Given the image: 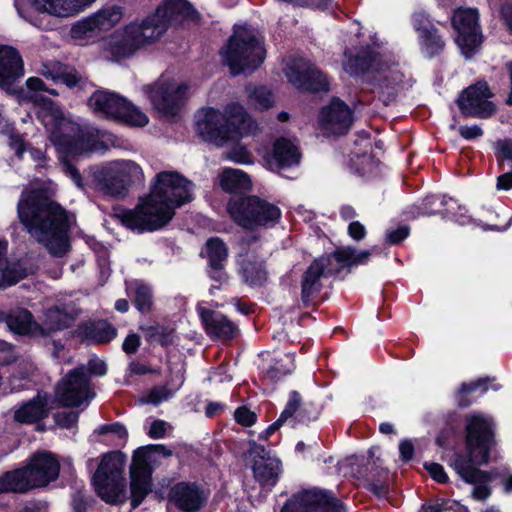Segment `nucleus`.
I'll return each mask as SVG.
<instances>
[{"instance_id": "nucleus-1", "label": "nucleus", "mask_w": 512, "mask_h": 512, "mask_svg": "<svg viewBox=\"0 0 512 512\" xmlns=\"http://www.w3.org/2000/svg\"><path fill=\"white\" fill-rule=\"evenodd\" d=\"M193 187L176 171L159 172L146 199L134 209L119 212L117 217L125 227L140 233L161 229L172 220L176 208L193 199Z\"/></svg>"}, {"instance_id": "nucleus-2", "label": "nucleus", "mask_w": 512, "mask_h": 512, "mask_svg": "<svg viewBox=\"0 0 512 512\" xmlns=\"http://www.w3.org/2000/svg\"><path fill=\"white\" fill-rule=\"evenodd\" d=\"M17 213L30 236L50 254L61 257L69 250V217L57 202L33 190L22 194Z\"/></svg>"}, {"instance_id": "nucleus-3", "label": "nucleus", "mask_w": 512, "mask_h": 512, "mask_svg": "<svg viewBox=\"0 0 512 512\" xmlns=\"http://www.w3.org/2000/svg\"><path fill=\"white\" fill-rule=\"evenodd\" d=\"M194 10L186 0H166L156 11L142 20H135L116 30L108 39V50L115 60L134 55L138 50L157 42L172 21L189 18Z\"/></svg>"}, {"instance_id": "nucleus-4", "label": "nucleus", "mask_w": 512, "mask_h": 512, "mask_svg": "<svg viewBox=\"0 0 512 512\" xmlns=\"http://www.w3.org/2000/svg\"><path fill=\"white\" fill-rule=\"evenodd\" d=\"M494 444V430L491 419L483 415L470 416L466 425L468 455L456 454L451 466L466 483L474 485L472 497L478 501H484L490 496L491 490L487 484L491 482L492 476L475 466L488 463L490 451Z\"/></svg>"}, {"instance_id": "nucleus-5", "label": "nucleus", "mask_w": 512, "mask_h": 512, "mask_svg": "<svg viewBox=\"0 0 512 512\" xmlns=\"http://www.w3.org/2000/svg\"><path fill=\"white\" fill-rule=\"evenodd\" d=\"M37 109V116L50 132V139L64 153L81 155L93 150L95 134L81 128L77 123L64 117L61 109L50 99L35 94L30 97Z\"/></svg>"}, {"instance_id": "nucleus-6", "label": "nucleus", "mask_w": 512, "mask_h": 512, "mask_svg": "<svg viewBox=\"0 0 512 512\" xmlns=\"http://www.w3.org/2000/svg\"><path fill=\"white\" fill-rule=\"evenodd\" d=\"M195 128L204 141L222 146L236 134L254 133L257 124L243 106L231 103L223 111L213 107L199 110L195 115Z\"/></svg>"}, {"instance_id": "nucleus-7", "label": "nucleus", "mask_w": 512, "mask_h": 512, "mask_svg": "<svg viewBox=\"0 0 512 512\" xmlns=\"http://www.w3.org/2000/svg\"><path fill=\"white\" fill-rule=\"evenodd\" d=\"M60 465L48 452L33 455L24 468L7 472L0 477V493L26 492L29 489L43 487L57 479Z\"/></svg>"}, {"instance_id": "nucleus-8", "label": "nucleus", "mask_w": 512, "mask_h": 512, "mask_svg": "<svg viewBox=\"0 0 512 512\" xmlns=\"http://www.w3.org/2000/svg\"><path fill=\"white\" fill-rule=\"evenodd\" d=\"M371 254L372 250H357L352 246H344L337 248L331 255L314 260L303 276L301 292L303 303L308 304L320 292V278L332 272L330 268L332 258L342 266L351 268L366 264Z\"/></svg>"}, {"instance_id": "nucleus-9", "label": "nucleus", "mask_w": 512, "mask_h": 512, "mask_svg": "<svg viewBox=\"0 0 512 512\" xmlns=\"http://www.w3.org/2000/svg\"><path fill=\"white\" fill-rule=\"evenodd\" d=\"M221 54L233 75L252 71L265 59L262 42L245 29L235 31L222 48Z\"/></svg>"}, {"instance_id": "nucleus-10", "label": "nucleus", "mask_w": 512, "mask_h": 512, "mask_svg": "<svg viewBox=\"0 0 512 512\" xmlns=\"http://www.w3.org/2000/svg\"><path fill=\"white\" fill-rule=\"evenodd\" d=\"M227 210L235 223L250 230L274 225L281 216L276 205L257 196H234L229 200Z\"/></svg>"}, {"instance_id": "nucleus-11", "label": "nucleus", "mask_w": 512, "mask_h": 512, "mask_svg": "<svg viewBox=\"0 0 512 512\" xmlns=\"http://www.w3.org/2000/svg\"><path fill=\"white\" fill-rule=\"evenodd\" d=\"M90 109L101 117L121 120L131 126L143 127L149 119L126 98L108 90L95 91L88 100Z\"/></svg>"}, {"instance_id": "nucleus-12", "label": "nucleus", "mask_w": 512, "mask_h": 512, "mask_svg": "<svg viewBox=\"0 0 512 512\" xmlns=\"http://www.w3.org/2000/svg\"><path fill=\"white\" fill-rule=\"evenodd\" d=\"M152 454L170 457L173 452L163 444H151L138 448L132 458L130 466V491L132 508H137L151 492L150 466Z\"/></svg>"}, {"instance_id": "nucleus-13", "label": "nucleus", "mask_w": 512, "mask_h": 512, "mask_svg": "<svg viewBox=\"0 0 512 512\" xmlns=\"http://www.w3.org/2000/svg\"><path fill=\"white\" fill-rule=\"evenodd\" d=\"M97 185L104 194L124 197L132 183L143 180L141 167L131 160L112 161L95 173Z\"/></svg>"}, {"instance_id": "nucleus-14", "label": "nucleus", "mask_w": 512, "mask_h": 512, "mask_svg": "<svg viewBox=\"0 0 512 512\" xmlns=\"http://www.w3.org/2000/svg\"><path fill=\"white\" fill-rule=\"evenodd\" d=\"M123 460L118 453L105 455L93 475L92 482L99 497L109 504H119L125 499L122 477Z\"/></svg>"}, {"instance_id": "nucleus-15", "label": "nucleus", "mask_w": 512, "mask_h": 512, "mask_svg": "<svg viewBox=\"0 0 512 512\" xmlns=\"http://www.w3.org/2000/svg\"><path fill=\"white\" fill-rule=\"evenodd\" d=\"M124 10L119 5L103 6L87 17L77 21L71 29L73 38L88 40L98 38L113 29L123 18Z\"/></svg>"}, {"instance_id": "nucleus-16", "label": "nucleus", "mask_w": 512, "mask_h": 512, "mask_svg": "<svg viewBox=\"0 0 512 512\" xmlns=\"http://www.w3.org/2000/svg\"><path fill=\"white\" fill-rule=\"evenodd\" d=\"M476 9H457L452 16V25L457 31L456 43L465 58H471L480 48L482 35Z\"/></svg>"}, {"instance_id": "nucleus-17", "label": "nucleus", "mask_w": 512, "mask_h": 512, "mask_svg": "<svg viewBox=\"0 0 512 512\" xmlns=\"http://www.w3.org/2000/svg\"><path fill=\"white\" fill-rule=\"evenodd\" d=\"M94 395L84 365L70 371L56 387V398L66 407H78L84 403L88 405Z\"/></svg>"}, {"instance_id": "nucleus-18", "label": "nucleus", "mask_w": 512, "mask_h": 512, "mask_svg": "<svg viewBox=\"0 0 512 512\" xmlns=\"http://www.w3.org/2000/svg\"><path fill=\"white\" fill-rule=\"evenodd\" d=\"M284 73L288 81L304 91H328L327 78L309 61L303 58L291 59L286 63Z\"/></svg>"}, {"instance_id": "nucleus-19", "label": "nucleus", "mask_w": 512, "mask_h": 512, "mask_svg": "<svg viewBox=\"0 0 512 512\" xmlns=\"http://www.w3.org/2000/svg\"><path fill=\"white\" fill-rule=\"evenodd\" d=\"M281 512H346L343 503L328 493L306 490L293 495Z\"/></svg>"}, {"instance_id": "nucleus-20", "label": "nucleus", "mask_w": 512, "mask_h": 512, "mask_svg": "<svg viewBox=\"0 0 512 512\" xmlns=\"http://www.w3.org/2000/svg\"><path fill=\"white\" fill-rule=\"evenodd\" d=\"M247 459L252 463V470L255 480L264 488L274 487L281 473V462L270 455L262 445L255 441L249 442V449L246 452Z\"/></svg>"}, {"instance_id": "nucleus-21", "label": "nucleus", "mask_w": 512, "mask_h": 512, "mask_svg": "<svg viewBox=\"0 0 512 512\" xmlns=\"http://www.w3.org/2000/svg\"><path fill=\"white\" fill-rule=\"evenodd\" d=\"M491 97L488 84L478 82L465 89L457 103L461 113L467 117L488 118L495 112V105L489 100Z\"/></svg>"}, {"instance_id": "nucleus-22", "label": "nucleus", "mask_w": 512, "mask_h": 512, "mask_svg": "<svg viewBox=\"0 0 512 512\" xmlns=\"http://www.w3.org/2000/svg\"><path fill=\"white\" fill-rule=\"evenodd\" d=\"M188 86L174 82L159 81L144 87V92L155 109L164 114H174L187 97Z\"/></svg>"}, {"instance_id": "nucleus-23", "label": "nucleus", "mask_w": 512, "mask_h": 512, "mask_svg": "<svg viewBox=\"0 0 512 512\" xmlns=\"http://www.w3.org/2000/svg\"><path fill=\"white\" fill-rule=\"evenodd\" d=\"M78 315V309L74 302L58 303L46 309L40 324V336H48L51 333L70 327Z\"/></svg>"}, {"instance_id": "nucleus-24", "label": "nucleus", "mask_w": 512, "mask_h": 512, "mask_svg": "<svg viewBox=\"0 0 512 512\" xmlns=\"http://www.w3.org/2000/svg\"><path fill=\"white\" fill-rule=\"evenodd\" d=\"M319 119L322 126L333 134L346 133L353 121L349 107L338 99L321 110Z\"/></svg>"}, {"instance_id": "nucleus-25", "label": "nucleus", "mask_w": 512, "mask_h": 512, "mask_svg": "<svg viewBox=\"0 0 512 512\" xmlns=\"http://www.w3.org/2000/svg\"><path fill=\"white\" fill-rule=\"evenodd\" d=\"M96 0H29L34 9L40 13L58 18L78 15Z\"/></svg>"}, {"instance_id": "nucleus-26", "label": "nucleus", "mask_w": 512, "mask_h": 512, "mask_svg": "<svg viewBox=\"0 0 512 512\" xmlns=\"http://www.w3.org/2000/svg\"><path fill=\"white\" fill-rule=\"evenodd\" d=\"M22 75L23 63L18 51L10 46H0V87L14 92L13 84Z\"/></svg>"}, {"instance_id": "nucleus-27", "label": "nucleus", "mask_w": 512, "mask_h": 512, "mask_svg": "<svg viewBox=\"0 0 512 512\" xmlns=\"http://www.w3.org/2000/svg\"><path fill=\"white\" fill-rule=\"evenodd\" d=\"M238 273L244 283L262 286L268 278L265 261L254 253L241 254L237 258Z\"/></svg>"}, {"instance_id": "nucleus-28", "label": "nucleus", "mask_w": 512, "mask_h": 512, "mask_svg": "<svg viewBox=\"0 0 512 512\" xmlns=\"http://www.w3.org/2000/svg\"><path fill=\"white\" fill-rule=\"evenodd\" d=\"M198 312L210 337L228 340L236 334L237 326L225 315L203 307H199Z\"/></svg>"}, {"instance_id": "nucleus-29", "label": "nucleus", "mask_w": 512, "mask_h": 512, "mask_svg": "<svg viewBox=\"0 0 512 512\" xmlns=\"http://www.w3.org/2000/svg\"><path fill=\"white\" fill-rule=\"evenodd\" d=\"M171 500L184 512L198 511L204 501L205 495L195 484L181 482L174 485L170 491Z\"/></svg>"}, {"instance_id": "nucleus-30", "label": "nucleus", "mask_w": 512, "mask_h": 512, "mask_svg": "<svg viewBox=\"0 0 512 512\" xmlns=\"http://www.w3.org/2000/svg\"><path fill=\"white\" fill-rule=\"evenodd\" d=\"M37 268L33 260L28 257L8 261L5 255L4 261L0 266V288L16 284L20 280L34 274Z\"/></svg>"}, {"instance_id": "nucleus-31", "label": "nucleus", "mask_w": 512, "mask_h": 512, "mask_svg": "<svg viewBox=\"0 0 512 512\" xmlns=\"http://www.w3.org/2000/svg\"><path fill=\"white\" fill-rule=\"evenodd\" d=\"M38 73L46 79H50L55 83L61 82L69 88H73L83 82V77L75 68L58 61L42 62L38 68Z\"/></svg>"}, {"instance_id": "nucleus-32", "label": "nucleus", "mask_w": 512, "mask_h": 512, "mask_svg": "<svg viewBox=\"0 0 512 512\" xmlns=\"http://www.w3.org/2000/svg\"><path fill=\"white\" fill-rule=\"evenodd\" d=\"M0 322L6 324L8 329L20 335H39L40 324L33 320V315L26 309H19L10 313L0 312Z\"/></svg>"}, {"instance_id": "nucleus-33", "label": "nucleus", "mask_w": 512, "mask_h": 512, "mask_svg": "<svg viewBox=\"0 0 512 512\" xmlns=\"http://www.w3.org/2000/svg\"><path fill=\"white\" fill-rule=\"evenodd\" d=\"M77 335L88 343L103 344L113 340L117 335V330L110 323L101 320L80 325Z\"/></svg>"}, {"instance_id": "nucleus-34", "label": "nucleus", "mask_w": 512, "mask_h": 512, "mask_svg": "<svg viewBox=\"0 0 512 512\" xmlns=\"http://www.w3.org/2000/svg\"><path fill=\"white\" fill-rule=\"evenodd\" d=\"M300 161V153L297 147L288 139H278L273 147V153L269 160L271 169H285L297 165Z\"/></svg>"}, {"instance_id": "nucleus-35", "label": "nucleus", "mask_w": 512, "mask_h": 512, "mask_svg": "<svg viewBox=\"0 0 512 512\" xmlns=\"http://www.w3.org/2000/svg\"><path fill=\"white\" fill-rule=\"evenodd\" d=\"M380 62L381 59L378 55H375L370 49H364L347 59L344 63V70L351 75H360L369 70L377 73L384 72V69L376 67Z\"/></svg>"}, {"instance_id": "nucleus-36", "label": "nucleus", "mask_w": 512, "mask_h": 512, "mask_svg": "<svg viewBox=\"0 0 512 512\" xmlns=\"http://www.w3.org/2000/svg\"><path fill=\"white\" fill-rule=\"evenodd\" d=\"M47 413V401L38 395L18 408L14 413V419L19 423L30 424L43 419Z\"/></svg>"}, {"instance_id": "nucleus-37", "label": "nucleus", "mask_w": 512, "mask_h": 512, "mask_svg": "<svg viewBox=\"0 0 512 512\" xmlns=\"http://www.w3.org/2000/svg\"><path fill=\"white\" fill-rule=\"evenodd\" d=\"M309 408L310 404H303L302 398L297 391H291L289 393V399L279 419L283 422H286L292 417L300 422L316 419L317 413L310 414Z\"/></svg>"}, {"instance_id": "nucleus-38", "label": "nucleus", "mask_w": 512, "mask_h": 512, "mask_svg": "<svg viewBox=\"0 0 512 512\" xmlns=\"http://www.w3.org/2000/svg\"><path fill=\"white\" fill-rule=\"evenodd\" d=\"M221 188L226 192L248 190L251 187L249 176L239 169L225 168L219 175Z\"/></svg>"}, {"instance_id": "nucleus-39", "label": "nucleus", "mask_w": 512, "mask_h": 512, "mask_svg": "<svg viewBox=\"0 0 512 512\" xmlns=\"http://www.w3.org/2000/svg\"><path fill=\"white\" fill-rule=\"evenodd\" d=\"M183 382L184 374L182 370H179L174 377H171L166 385L153 388L143 402L157 405L166 401L175 394V392L182 386Z\"/></svg>"}, {"instance_id": "nucleus-40", "label": "nucleus", "mask_w": 512, "mask_h": 512, "mask_svg": "<svg viewBox=\"0 0 512 512\" xmlns=\"http://www.w3.org/2000/svg\"><path fill=\"white\" fill-rule=\"evenodd\" d=\"M140 330L144 333L146 341L149 343H158L163 346L172 343L174 338V330L159 324L140 326Z\"/></svg>"}, {"instance_id": "nucleus-41", "label": "nucleus", "mask_w": 512, "mask_h": 512, "mask_svg": "<svg viewBox=\"0 0 512 512\" xmlns=\"http://www.w3.org/2000/svg\"><path fill=\"white\" fill-rule=\"evenodd\" d=\"M418 39L421 52L429 58L439 54L445 46V43L436 28L430 30L428 33L424 34Z\"/></svg>"}, {"instance_id": "nucleus-42", "label": "nucleus", "mask_w": 512, "mask_h": 512, "mask_svg": "<svg viewBox=\"0 0 512 512\" xmlns=\"http://www.w3.org/2000/svg\"><path fill=\"white\" fill-rule=\"evenodd\" d=\"M206 256L209 265L224 264L228 257V249L219 238H211L206 242Z\"/></svg>"}, {"instance_id": "nucleus-43", "label": "nucleus", "mask_w": 512, "mask_h": 512, "mask_svg": "<svg viewBox=\"0 0 512 512\" xmlns=\"http://www.w3.org/2000/svg\"><path fill=\"white\" fill-rule=\"evenodd\" d=\"M134 302L137 309L142 313H147L152 307V291L145 284L136 283L134 290Z\"/></svg>"}, {"instance_id": "nucleus-44", "label": "nucleus", "mask_w": 512, "mask_h": 512, "mask_svg": "<svg viewBox=\"0 0 512 512\" xmlns=\"http://www.w3.org/2000/svg\"><path fill=\"white\" fill-rule=\"evenodd\" d=\"M251 103L258 109H268L273 105V96L265 87H257L249 95Z\"/></svg>"}, {"instance_id": "nucleus-45", "label": "nucleus", "mask_w": 512, "mask_h": 512, "mask_svg": "<svg viewBox=\"0 0 512 512\" xmlns=\"http://www.w3.org/2000/svg\"><path fill=\"white\" fill-rule=\"evenodd\" d=\"M294 368L295 365L293 356L290 354H285L283 357L276 361L275 365L268 371V374L272 379L279 378L280 376L290 374Z\"/></svg>"}, {"instance_id": "nucleus-46", "label": "nucleus", "mask_w": 512, "mask_h": 512, "mask_svg": "<svg viewBox=\"0 0 512 512\" xmlns=\"http://www.w3.org/2000/svg\"><path fill=\"white\" fill-rule=\"evenodd\" d=\"M350 161L360 175L372 173L377 165L374 158L368 153H364L362 156L354 154L351 156Z\"/></svg>"}, {"instance_id": "nucleus-47", "label": "nucleus", "mask_w": 512, "mask_h": 512, "mask_svg": "<svg viewBox=\"0 0 512 512\" xmlns=\"http://www.w3.org/2000/svg\"><path fill=\"white\" fill-rule=\"evenodd\" d=\"M208 275L210 279L216 283L210 288L211 294L215 289H220L223 285H226L229 282V276L224 270V264L209 265Z\"/></svg>"}, {"instance_id": "nucleus-48", "label": "nucleus", "mask_w": 512, "mask_h": 512, "mask_svg": "<svg viewBox=\"0 0 512 512\" xmlns=\"http://www.w3.org/2000/svg\"><path fill=\"white\" fill-rule=\"evenodd\" d=\"M412 25L416 32L418 33V38L422 37L424 34L428 33L430 30L435 29L434 25L431 23L430 19L427 15L418 11L412 15Z\"/></svg>"}, {"instance_id": "nucleus-49", "label": "nucleus", "mask_w": 512, "mask_h": 512, "mask_svg": "<svg viewBox=\"0 0 512 512\" xmlns=\"http://www.w3.org/2000/svg\"><path fill=\"white\" fill-rule=\"evenodd\" d=\"M235 421L243 426H251L256 421V414L247 407H239L234 412Z\"/></svg>"}, {"instance_id": "nucleus-50", "label": "nucleus", "mask_w": 512, "mask_h": 512, "mask_svg": "<svg viewBox=\"0 0 512 512\" xmlns=\"http://www.w3.org/2000/svg\"><path fill=\"white\" fill-rule=\"evenodd\" d=\"M85 373L88 376H104L107 373L106 363L98 358H92L88 361L87 366H85Z\"/></svg>"}, {"instance_id": "nucleus-51", "label": "nucleus", "mask_w": 512, "mask_h": 512, "mask_svg": "<svg viewBox=\"0 0 512 512\" xmlns=\"http://www.w3.org/2000/svg\"><path fill=\"white\" fill-rule=\"evenodd\" d=\"M409 235V228L407 226H400L393 230H388L386 233V240L392 245L399 244Z\"/></svg>"}, {"instance_id": "nucleus-52", "label": "nucleus", "mask_w": 512, "mask_h": 512, "mask_svg": "<svg viewBox=\"0 0 512 512\" xmlns=\"http://www.w3.org/2000/svg\"><path fill=\"white\" fill-rule=\"evenodd\" d=\"M99 434L113 433L120 439H126L128 436L127 429L120 423L105 424L98 428Z\"/></svg>"}, {"instance_id": "nucleus-53", "label": "nucleus", "mask_w": 512, "mask_h": 512, "mask_svg": "<svg viewBox=\"0 0 512 512\" xmlns=\"http://www.w3.org/2000/svg\"><path fill=\"white\" fill-rule=\"evenodd\" d=\"M57 423L65 428L73 427L79 418V413L75 411L59 412L56 414Z\"/></svg>"}, {"instance_id": "nucleus-54", "label": "nucleus", "mask_w": 512, "mask_h": 512, "mask_svg": "<svg viewBox=\"0 0 512 512\" xmlns=\"http://www.w3.org/2000/svg\"><path fill=\"white\" fill-rule=\"evenodd\" d=\"M424 466L430 476L437 482L446 483L448 481V476L442 465L438 463H426Z\"/></svg>"}, {"instance_id": "nucleus-55", "label": "nucleus", "mask_w": 512, "mask_h": 512, "mask_svg": "<svg viewBox=\"0 0 512 512\" xmlns=\"http://www.w3.org/2000/svg\"><path fill=\"white\" fill-rule=\"evenodd\" d=\"M348 235L355 241H361L366 237L365 226L359 221H351L347 229Z\"/></svg>"}, {"instance_id": "nucleus-56", "label": "nucleus", "mask_w": 512, "mask_h": 512, "mask_svg": "<svg viewBox=\"0 0 512 512\" xmlns=\"http://www.w3.org/2000/svg\"><path fill=\"white\" fill-rule=\"evenodd\" d=\"M492 379L486 377V378H480L476 381L470 382V383H463L460 387L461 393H471L476 391L478 388H482V390L485 392L488 389V383Z\"/></svg>"}, {"instance_id": "nucleus-57", "label": "nucleus", "mask_w": 512, "mask_h": 512, "mask_svg": "<svg viewBox=\"0 0 512 512\" xmlns=\"http://www.w3.org/2000/svg\"><path fill=\"white\" fill-rule=\"evenodd\" d=\"M62 168L64 173L72 179L78 188H83L82 177L75 166L68 161H63Z\"/></svg>"}, {"instance_id": "nucleus-58", "label": "nucleus", "mask_w": 512, "mask_h": 512, "mask_svg": "<svg viewBox=\"0 0 512 512\" xmlns=\"http://www.w3.org/2000/svg\"><path fill=\"white\" fill-rule=\"evenodd\" d=\"M167 430V423L163 420H155L151 423L148 435L152 439L163 438Z\"/></svg>"}, {"instance_id": "nucleus-59", "label": "nucleus", "mask_w": 512, "mask_h": 512, "mask_svg": "<svg viewBox=\"0 0 512 512\" xmlns=\"http://www.w3.org/2000/svg\"><path fill=\"white\" fill-rule=\"evenodd\" d=\"M139 346H140L139 336L135 333H131L125 338L122 348L127 354H133L137 351Z\"/></svg>"}, {"instance_id": "nucleus-60", "label": "nucleus", "mask_w": 512, "mask_h": 512, "mask_svg": "<svg viewBox=\"0 0 512 512\" xmlns=\"http://www.w3.org/2000/svg\"><path fill=\"white\" fill-rule=\"evenodd\" d=\"M459 134L463 138L471 140V139L482 136L483 131H482L481 127L478 125H472V126L464 125V126L459 127Z\"/></svg>"}, {"instance_id": "nucleus-61", "label": "nucleus", "mask_w": 512, "mask_h": 512, "mask_svg": "<svg viewBox=\"0 0 512 512\" xmlns=\"http://www.w3.org/2000/svg\"><path fill=\"white\" fill-rule=\"evenodd\" d=\"M227 158L236 163L250 162V155L244 148H234L227 154Z\"/></svg>"}, {"instance_id": "nucleus-62", "label": "nucleus", "mask_w": 512, "mask_h": 512, "mask_svg": "<svg viewBox=\"0 0 512 512\" xmlns=\"http://www.w3.org/2000/svg\"><path fill=\"white\" fill-rule=\"evenodd\" d=\"M26 85L28 87L29 90L31 91H35V92H38V91H47L49 92L50 94H53V95H57L58 93L56 92V90L54 89H51V90H48L45 86V83L38 77H30L26 80Z\"/></svg>"}, {"instance_id": "nucleus-63", "label": "nucleus", "mask_w": 512, "mask_h": 512, "mask_svg": "<svg viewBox=\"0 0 512 512\" xmlns=\"http://www.w3.org/2000/svg\"><path fill=\"white\" fill-rule=\"evenodd\" d=\"M437 198L435 196L427 197L421 204L419 208L418 216H432L437 214V210L432 209V205L436 202Z\"/></svg>"}, {"instance_id": "nucleus-64", "label": "nucleus", "mask_w": 512, "mask_h": 512, "mask_svg": "<svg viewBox=\"0 0 512 512\" xmlns=\"http://www.w3.org/2000/svg\"><path fill=\"white\" fill-rule=\"evenodd\" d=\"M400 457L403 461L407 462L413 458L414 446L411 441L404 440L399 444Z\"/></svg>"}]
</instances>
